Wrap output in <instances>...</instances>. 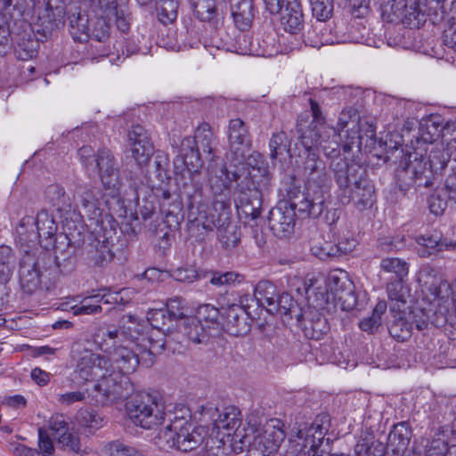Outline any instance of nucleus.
<instances>
[{
  "label": "nucleus",
  "mask_w": 456,
  "mask_h": 456,
  "mask_svg": "<svg viewBox=\"0 0 456 456\" xmlns=\"http://www.w3.org/2000/svg\"><path fill=\"white\" fill-rule=\"evenodd\" d=\"M209 189L213 198L212 207L207 204L201 187H197L193 193L187 191L189 198L188 221L189 230L197 231V237L204 240L205 236L217 231V239L226 250L236 248L241 239L240 227L232 223L230 189L233 182L240 176L236 172H230L224 167H210Z\"/></svg>",
  "instance_id": "nucleus-1"
},
{
  "label": "nucleus",
  "mask_w": 456,
  "mask_h": 456,
  "mask_svg": "<svg viewBox=\"0 0 456 456\" xmlns=\"http://www.w3.org/2000/svg\"><path fill=\"white\" fill-rule=\"evenodd\" d=\"M303 174L305 176V191L290 196L289 203L269 212V227L278 238H287L294 232L296 210L305 216L317 218L331 197L332 181L322 159L309 154L303 162Z\"/></svg>",
  "instance_id": "nucleus-2"
},
{
  "label": "nucleus",
  "mask_w": 456,
  "mask_h": 456,
  "mask_svg": "<svg viewBox=\"0 0 456 456\" xmlns=\"http://www.w3.org/2000/svg\"><path fill=\"white\" fill-rule=\"evenodd\" d=\"M102 338L98 341L100 333L96 335L95 340L102 351L109 357L112 370H117L128 376L134 372L142 361L146 366L149 363V345L144 339V333L138 320L128 314L124 315L118 328L108 327L102 332Z\"/></svg>",
  "instance_id": "nucleus-3"
},
{
  "label": "nucleus",
  "mask_w": 456,
  "mask_h": 456,
  "mask_svg": "<svg viewBox=\"0 0 456 456\" xmlns=\"http://www.w3.org/2000/svg\"><path fill=\"white\" fill-rule=\"evenodd\" d=\"M70 355L76 362V371L84 380L97 379L95 389L108 401L126 398L134 391V386L124 373L112 370L107 356L93 353L80 343H74Z\"/></svg>",
  "instance_id": "nucleus-4"
},
{
  "label": "nucleus",
  "mask_w": 456,
  "mask_h": 456,
  "mask_svg": "<svg viewBox=\"0 0 456 456\" xmlns=\"http://www.w3.org/2000/svg\"><path fill=\"white\" fill-rule=\"evenodd\" d=\"M419 281L437 302L439 316L434 321L436 327L452 322L456 316V281L448 283L436 268L425 265L419 271Z\"/></svg>",
  "instance_id": "nucleus-5"
},
{
  "label": "nucleus",
  "mask_w": 456,
  "mask_h": 456,
  "mask_svg": "<svg viewBox=\"0 0 456 456\" xmlns=\"http://www.w3.org/2000/svg\"><path fill=\"white\" fill-rule=\"evenodd\" d=\"M286 436L284 423L279 419H271L262 427L254 417L248 418L247 442L239 446L242 452L248 449L250 456H271L280 448Z\"/></svg>",
  "instance_id": "nucleus-6"
},
{
  "label": "nucleus",
  "mask_w": 456,
  "mask_h": 456,
  "mask_svg": "<svg viewBox=\"0 0 456 456\" xmlns=\"http://www.w3.org/2000/svg\"><path fill=\"white\" fill-rule=\"evenodd\" d=\"M200 414L202 421H211L215 429L224 431V436L231 437L235 450H239L243 443H248V419L245 423L242 422L241 411L238 407L228 405L220 409L208 403L201 406Z\"/></svg>",
  "instance_id": "nucleus-7"
},
{
  "label": "nucleus",
  "mask_w": 456,
  "mask_h": 456,
  "mask_svg": "<svg viewBox=\"0 0 456 456\" xmlns=\"http://www.w3.org/2000/svg\"><path fill=\"white\" fill-rule=\"evenodd\" d=\"M311 109L314 116V119L311 122L305 130L298 129L300 132L299 139L302 145L305 149V160L309 154L319 157L315 152L311 151L314 148L320 149L328 158H334L339 155L338 138L339 134L333 126H330L324 122L318 119L320 111L317 102H310Z\"/></svg>",
  "instance_id": "nucleus-8"
},
{
  "label": "nucleus",
  "mask_w": 456,
  "mask_h": 456,
  "mask_svg": "<svg viewBox=\"0 0 456 456\" xmlns=\"http://www.w3.org/2000/svg\"><path fill=\"white\" fill-rule=\"evenodd\" d=\"M330 427L329 415H318L311 424L300 427L290 441L293 456H322L319 448Z\"/></svg>",
  "instance_id": "nucleus-9"
},
{
  "label": "nucleus",
  "mask_w": 456,
  "mask_h": 456,
  "mask_svg": "<svg viewBox=\"0 0 456 456\" xmlns=\"http://www.w3.org/2000/svg\"><path fill=\"white\" fill-rule=\"evenodd\" d=\"M126 411L136 426L151 429L161 424L165 419L164 407L157 395L141 392L134 395L126 403Z\"/></svg>",
  "instance_id": "nucleus-10"
},
{
  "label": "nucleus",
  "mask_w": 456,
  "mask_h": 456,
  "mask_svg": "<svg viewBox=\"0 0 456 456\" xmlns=\"http://www.w3.org/2000/svg\"><path fill=\"white\" fill-rule=\"evenodd\" d=\"M147 322L151 325L146 332L144 331V325L139 324L142 328L144 333V339L149 345V363L152 364L154 356L160 354L166 345V337L170 334L175 328V322L168 314V312L164 308L151 309L147 313Z\"/></svg>",
  "instance_id": "nucleus-11"
},
{
  "label": "nucleus",
  "mask_w": 456,
  "mask_h": 456,
  "mask_svg": "<svg viewBox=\"0 0 456 456\" xmlns=\"http://www.w3.org/2000/svg\"><path fill=\"white\" fill-rule=\"evenodd\" d=\"M325 303L333 304L343 311H351L357 305L354 284L342 269L331 270L326 278Z\"/></svg>",
  "instance_id": "nucleus-12"
},
{
  "label": "nucleus",
  "mask_w": 456,
  "mask_h": 456,
  "mask_svg": "<svg viewBox=\"0 0 456 456\" xmlns=\"http://www.w3.org/2000/svg\"><path fill=\"white\" fill-rule=\"evenodd\" d=\"M175 412L174 430L176 433L177 450L189 452L197 448L207 435L204 427H195L191 421V415L186 410Z\"/></svg>",
  "instance_id": "nucleus-13"
},
{
  "label": "nucleus",
  "mask_w": 456,
  "mask_h": 456,
  "mask_svg": "<svg viewBox=\"0 0 456 456\" xmlns=\"http://www.w3.org/2000/svg\"><path fill=\"white\" fill-rule=\"evenodd\" d=\"M239 196L235 201V206L239 215L241 217H250L255 220L261 214L262 193L256 187L255 182L245 176L237 184Z\"/></svg>",
  "instance_id": "nucleus-14"
},
{
  "label": "nucleus",
  "mask_w": 456,
  "mask_h": 456,
  "mask_svg": "<svg viewBox=\"0 0 456 456\" xmlns=\"http://www.w3.org/2000/svg\"><path fill=\"white\" fill-rule=\"evenodd\" d=\"M427 4L428 0H387L385 9H389L403 24L418 28L425 20Z\"/></svg>",
  "instance_id": "nucleus-15"
},
{
  "label": "nucleus",
  "mask_w": 456,
  "mask_h": 456,
  "mask_svg": "<svg viewBox=\"0 0 456 456\" xmlns=\"http://www.w3.org/2000/svg\"><path fill=\"white\" fill-rule=\"evenodd\" d=\"M73 199L75 206H72V212H77L81 217L86 216L94 220L102 216L100 191L97 188L78 184L75 188Z\"/></svg>",
  "instance_id": "nucleus-16"
},
{
  "label": "nucleus",
  "mask_w": 456,
  "mask_h": 456,
  "mask_svg": "<svg viewBox=\"0 0 456 456\" xmlns=\"http://www.w3.org/2000/svg\"><path fill=\"white\" fill-rule=\"evenodd\" d=\"M94 170L98 171L104 189L110 191L111 196L117 195L121 188L122 180L116 159L110 151L103 149L97 153Z\"/></svg>",
  "instance_id": "nucleus-17"
},
{
  "label": "nucleus",
  "mask_w": 456,
  "mask_h": 456,
  "mask_svg": "<svg viewBox=\"0 0 456 456\" xmlns=\"http://www.w3.org/2000/svg\"><path fill=\"white\" fill-rule=\"evenodd\" d=\"M335 180L338 188L342 191L341 195H347L354 187L362 183L365 178V172L356 163H348L346 159L339 158L331 163Z\"/></svg>",
  "instance_id": "nucleus-18"
},
{
  "label": "nucleus",
  "mask_w": 456,
  "mask_h": 456,
  "mask_svg": "<svg viewBox=\"0 0 456 456\" xmlns=\"http://www.w3.org/2000/svg\"><path fill=\"white\" fill-rule=\"evenodd\" d=\"M113 242L105 232L96 233L85 248L86 260L89 265L102 267L114 257Z\"/></svg>",
  "instance_id": "nucleus-19"
},
{
  "label": "nucleus",
  "mask_w": 456,
  "mask_h": 456,
  "mask_svg": "<svg viewBox=\"0 0 456 456\" xmlns=\"http://www.w3.org/2000/svg\"><path fill=\"white\" fill-rule=\"evenodd\" d=\"M131 157L138 166H144L153 155V145L146 130L139 125L133 126L127 134Z\"/></svg>",
  "instance_id": "nucleus-20"
},
{
  "label": "nucleus",
  "mask_w": 456,
  "mask_h": 456,
  "mask_svg": "<svg viewBox=\"0 0 456 456\" xmlns=\"http://www.w3.org/2000/svg\"><path fill=\"white\" fill-rule=\"evenodd\" d=\"M34 228L38 232L41 247L47 250L54 248L57 224L53 216L45 210H41L34 217Z\"/></svg>",
  "instance_id": "nucleus-21"
},
{
  "label": "nucleus",
  "mask_w": 456,
  "mask_h": 456,
  "mask_svg": "<svg viewBox=\"0 0 456 456\" xmlns=\"http://www.w3.org/2000/svg\"><path fill=\"white\" fill-rule=\"evenodd\" d=\"M194 142L197 146L195 151H199V152L202 151L210 156L208 159L210 163L208 167V179L210 178V167L220 168L221 167H224L227 169L226 166L222 162H218V159L213 155L215 136L208 124L205 123L198 126L194 135Z\"/></svg>",
  "instance_id": "nucleus-22"
},
{
  "label": "nucleus",
  "mask_w": 456,
  "mask_h": 456,
  "mask_svg": "<svg viewBox=\"0 0 456 456\" xmlns=\"http://www.w3.org/2000/svg\"><path fill=\"white\" fill-rule=\"evenodd\" d=\"M224 323L226 331L235 337L247 334L249 330L248 314L240 305H232L224 312Z\"/></svg>",
  "instance_id": "nucleus-23"
},
{
  "label": "nucleus",
  "mask_w": 456,
  "mask_h": 456,
  "mask_svg": "<svg viewBox=\"0 0 456 456\" xmlns=\"http://www.w3.org/2000/svg\"><path fill=\"white\" fill-rule=\"evenodd\" d=\"M34 217L26 216L21 218L16 228L17 244L27 254V256L30 250L37 248L38 245L41 246V240L39 239L38 232H37L34 228Z\"/></svg>",
  "instance_id": "nucleus-24"
},
{
  "label": "nucleus",
  "mask_w": 456,
  "mask_h": 456,
  "mask_svg": "<svg viewBox=\"0 0 456 456\" xmlns=\"http://www.w3.org/2000/svg\"><path fill=\"white\" fill-rule=\"evenodd\" d=\"M228 140L231 151L237 158H244L245 149L249 145L248 132L240 118L232 119L228 126Z\"/></svg>",
  "instance_id": "nucleus-25"
},
{
  "label": "nucleus",
  "mask_w": 456,
  "mask_h": 456,
  "mask_svg": "<svg viewBox=\"0 0 456 456\" xmlns=\"http://www.w3.org/2000/svg\"><path fill=\"white\" fill-rule=\"evenodd\" d=\"M304 14L297 0H287L281 10V25L286 32L297 34L304 28Z\"/></svg>",
  "instance_id": "nucleus-26"
},
{
  "label": "nucleus",
  "mask_w": 456,
  "mask_h": 456,
  "mask_svg": "<svg viewBox=\"0 0 456 456\" xmlns=\"http://www.w3.org/2000/svg\"><path fill=\"white\" fill-rule=\"evenodd\" d=\"M20 283L27 293H33L40 286V272L29 255L21 259L19 270Z\"/></svg>",
  "instance_id": "nucleus-27"
},
{
  "label": "nucleus",
  "mask_w": 456,
  "mask_h": 456,
  "mask_svg": "<svg viewBox=\"0 0 456 456\" xmlns=\"http://www.w3.org/2000/svg\"><path fill=\"white\" fill-rule=\"evenodd\" d=\"M180 332L193 345H207L210 338V327L194 317L183 320Z\"/></svg>",
  "instance_id": "nucleus-28"
},
{
  "label": "nucleus",
  "mask_w": 456,
  "mask_h": 456,
  "mask_svg": "<svg viewBox=\"0 0 456 456\" xmlns=\"http://www.w3.org/2000/svg\"><path fill=\"white\" fill-rule=\"evenodd\" d=\"M339 200L344 205L354 200L356 208L361 210L369 208L374 202V188L370 183L364 178L362 183L354 187L347 195H340Z\"/></svg>",
  "instance_id": "nucleus-29"
},
{
  "label": "nucleus",
  "mask_w": 456,
  "mask_h": 456,
  "mask_svg": "<svg viewBox=\"0 0 456 456\" xmlns=\"http://www.w3.org/2000/svg\"><path fill=\"white\" fill-rule=\"evenodd\" d=\"M393 319L389 322L388 330L390 335L399 341H404L411 337L413 324L409 320L408 313L402 309H396L390 305Z\"/></svg>",
  "instance_id": "nucleus-30"
},
{
  "label": "nucleus",
  "mask_w": 456,
  "mask_h": 456,
  "mask_svg": "<svg viewBox=\"0 0 456 456\" xmlns=\"http://www.w3.org/2000/svg\"><path fill=\"white\" fill-rule=\"evenodd\" d=\"M356 240L353 237L339 238L336 245L325 242L322 246H314L312 250L320 259L346 255L355 248Z\"/></svg>",
  "instance_id": "nucleus-31"
},
{
  "label": "nucleus",
  "mask_w": 456,
  "mask_h": 456,
  "mask_svg": "<svg viewBox=\"0 0 456 456\" xmlns=\"http://www.w3.org/2000/svg\"><path fill=\"white\" fill-rule=\"evenodd\" d=\"M278 295L275 285L269 281H260L254 289V297L258 305L272 314H275L278 309L275 305Z\"/></svg>",
  "instance_id": "nucleus-32"
},
{
  "label": "nucleus",
  "mask_w": 456,
  "mask_h": 456,
  "mask_svg": "<svg viewBox=\"0 0 456 456\" xmlns=\"http://www.w3.org/2000/svg\"><path fill=\"white\" fill-rule=\"evenodd\" d=\"M45 199L55 209L62 214H69L72 212V204L66 192L59 184H50L45 191Z\"/></svg>",
  "instance_id": "nucleus-33"
},
{
  "label": "nucleus",
  "mask_w": 456,
  "mask_h": 456,
  "mask_svg": "<svg viewBox=\"0 0 456 456\" xmlns=\"http://www.w3.org/2000/svg\"><path fill=\"white\" fill-rule=\"evenodd\" d=\"M232 14L235 25L240 30L248 29L253 20V3L251 0H238L232 5Z\"/></svg>",
  "instance_id": "nucleus-34"
},
{
  "label": "nucleus",
  "mask_w": 456,
  "mask_h": 456,
  "mask_svg": "<svg viewBox=\"0 0 456 456\" xmlns=\"http://www.w3.org/2000/svg\"><path fill=\"white\" fill-rule=\"evenodd\" d=\"M192 6L196 17L203 22L214 23L220 15L218 0H193Z\"/></svg>",
  "instance_id": "nucleus-35"
},
{
  "label": "nucleus",
  "mask_w": 456,
  "mask_h": 456,
  "mask_svg": "<svg viewBox=\"0 0 456 456\" xmlns=\"http://www.w3.org/2000/svg\"><path fill=\"white\" fill-rule=\"evenodd\" d=\"M77 421L88 433L94 434L107 423L104 416L91 409H81L77 413Z\"/></svg>",
  "instance_id": "nucleus-36"
},
{
  "label": "nucleus",
  "mask_w": 456,
  "mask_h": 456,
  "mask_svg": "<svg viewBox=\"0 0 456 456\" xmlns=\"http://www.w3.org/2000/svg\"><path fill=\"white\" fill-rule=\"evenodd\" d=\"M275 305H277L278 308L275 314L289 316L290 318L295 317L297 322H301V317H304V314L298 307L297 301L287 292L278 295Z\"/></svg>",
  "instance_id": "nucleus-37"
},
{
  "label": "nucleus",
  "mask_w": 456,
  "mask_h": 456,
  "mask_svg": "<svg viewBox=\"0 0 456 456\" xmlns=\"http://www.w3.org/2000/svg\"><path fill=\"white\" fill-rule=\"evenodd\" d=\"M100 456H143V453L133 446L114 440L102 444Z\"/></svg>",
  "instance_id": "nucleus-38"
},
{
  "label": "nucleus",
  "mask_w": 456,
  "mask_h": 456,
  "mask_svg": "<svg viewBox=\"0 0 456 456\" xmlns=\"http://www.w3.org/2000/svg\"><path fill=\"white\" fill-rule=\"evenodd\" d=\"M169 423L164 428L159 429L156 436L154 437L155 444L163 451L169 449H177L176 436L174 430L175 426V413L173 417L169 416Z\"/></svg>",
  "instance_id": "nucleus-39"
},
{
  "label": "nucleus",
  "mask_w": 456,
  "mask_h": 456,
  "mask_svg": "<svg viewBox=\"0 0 456 456\" xmlns=\"http://www.w3.org/2000/svg\"><path fill=\"white\" fill-rule=\"evenodd\" d=\"M387 292L392 302L391 305H395L396 309L404 306L410 296V289L403 284V280H395L389 282L387 286Z\"/></svg>",
  "instance_id": "nucleus-40"
},
{
  "label": "nucleus",
  "mask_w": 456,
  "mask_h": 456,
  "mask_svg": "<svg viewBox=\"0 0 456 456\" xmlns=\"http://www.w3.org/2000/svg\"><path fill=\"white\" fill-rule=\"evenodd\" d=\"M416 242L419 246L418 254L422 257L429 256L434 250L440 251L448 245L441 241L440 237L435 235H419L416 238Z\"/></svg>",
  "instance_id": "nucleus-41"
},
{
  "label": "nucleus",
  "mask_w": 456,
  "mask_h": 456,
  "mask_svg": "<svg viewBox=\"0 0 456 456\" xmlns=\"http://www.w3.org/2000/svg\"><path fill=\"white\" fill-rule=\"evenodd\" d=\"M380 269L386 273L394 274L395 280H403L409 273L407 262L397 257L383 258L380 262Z\"/></svg>",
  "instance_id": "nucleus-42"
},
{
  "label": "nucleus",
  "mask_w": 456,
  "mask_h": 456,
  "mask_svg": "<svg viewBox=\"0 0 456 456\" xmlns=\"http://www.w3.org/2000/svg\"><path fill=\"white\" fill-rule=\"evenodd\" d=\"M157 14L161 23L167 25L177 18L178 0H155Z\"/></svg>",
  "instance_id": "nucleus-43"
},
{
  "label": "nucleus",
  "mask_w": 456,
  "mask_h": 456,
  "mask_svg": "<svg viewBox=\"0 0 456 456\" xmlns=\"http://www.w3.org/2000/svg\"><path fill=\"white\" fill-rule=\"evenodd\" d=\"M299 322L303 325L306 336L312 339H319L328 330L327 322L320 314H317L315 319L311 320L304 314Z\"/></svg>",
  "instance_id": "nucleus-44"
},
{
  "label": "nucleus",
  "mask_w": 456,
  "mask_h": 456,
  "mask_svg": "<svg viewBox=\"0 0 456 456\" xmlns=\"http://www.w3.org/2000/svg\"><path fill=\"white\" fill-rule=\"evenodd\" d=\"M387 303L382 300L377 303L374 307L372 314L370 316L363 318L360 323L359 327L362 330L373 333L376 331L379 327L381 325V317L387 310Z\"/></svg>",
  "instance_id": "nucleus-45"
},
{
  "label": "nucleus",
  "mask_w": 456,
  "mask_h": 456,
  "mask_svg": "<svg viewBox=\"0 0 456 456\" xmlns=\"http://www.w3.org/2000/svg\"><path fill=\"white\" fill-rule=\"evenodd\" d=\"M355 126L356 123L354 120H352L351 110L343 111L338 118V129L335 128L337 130V134H339L338 141L341 138L340 133H346L344 136H346L349 140L347 144L354 143V140L360 138L358 131H354Z\"/></svg>",
  "instance_id": "nucleus-46"
},
{
  "label": "nucleus",
  "mask_w": 456,
  "mask_h": 456,
  "mask_svg": "<svg viewBox=\"0 0 456 456\" xmlns=\"http://www.w3.org/2000/svg\"><path fill=\"white\" fill-rule=\"evenodd\" d=\"M431 311L432 310L426 311L422 308L416 307L408 313L409 320L418 330L428 328L429 323L436 326L434 321L439 316L438 305H436V310L433 314L434 318L430 316Z\"/></svg>",
  "instance_id": "nucleus-47"
},
{
  "label": "nucleus",
  "mask_w": 456,
  "mask_h": 456,
  "mask_svg": "<svg viewBox=\"0 0 456 456\" xmlns=\"http://www.w3.org/2000/svg\"><path fill=\"white\" fill-rule=\"evenodd\" d=\"M172 277L180 282L192 283L195 281L208 278V272H199L192 265H187L173 270Z\"/></svg>",
  "instance_id": "nucleus-48"
},
{
  "label": "nucleus",
  "mask_w": 456,
  "mask_h": 456,
  "mask_svg": "<svg viewBox=\"0 0 456 456\" xmlns=\"http://www.w3.org/2000/svg\"><path fill=\"white\" fill-rule=\"evenodd\" d=\"M70 33L74 40L78 42L86 41L89 37V27L87 19L80 14L72 15L69 18Z\"/></svg>",
  "instance_id": "nucleus-49"
},
{
  "label": "nucleus",
  "mask_w": 456,
  "mask_h": 456,
  "mask_svg": "<svg viewBox=\"0 0 456 456\" xmlns=\"http://www.w3.org/2000/svg\"><path fill=\"white\" fill-rule=\"evenodd\" d=\"M209 282L216 287L231 286L240 284L244 281V276L236 272H225V273H208Z\"/></svg>",
  "instance_id": "nucleus-50"
},
{
  "label": "nucleus",
  "mask_w": 456,
  "mask_h": 456,
  "mask_svg": "<svg viewBox=\"0 0 456 456\" xmlns=\"http://www.w3.org/2000/svg\"><path fill=\"white\" fill-rule=\"evenodd\" d=\"M269 147L271 151V158L273 159L284 153H289L290 142L286 133L280 132L273 134L269 142Z\"/></svg>",
  "instance_id": "nucleus-51"
},
{
  "label": "nucleus",
  "mask_w": 456,
  "mask_h": 456,
  "mask_svg": "<svg viewBox=\"0 0 456 456\" xmlns=\"http://www.w3.org/2000/svg\"><path fill=\"white\" fill-rule=\"evenodd\" d=\"M186 142L190 150L189 152L183 154V164L191 175H198L202 167L200 152L199 151H195L193 147L190 146L191 142L190 139H187Z\"/></svg>",
  "instance_id": "nucleus-52"
},
{
  "label": "nucleus",
  "mask_w": 456,
  "mask_h": 456,
  "mask_svg": "<svg viewBox=\"0 0 456 456\" xmlns=\"http://www.w3.org/2000/svg\"><path fill=\"white\" fill-rule=\"evenodd\" d=\"M440 136V129L438 124L432 120H425L419 124V136L424 143H432Z\"/></svg>",
  "instance_id": "nucleus-53"
},
{
  "label": "nucleus",
  "mask_w": 456,
  "mask_h": 456,
  "mask_svg": "<svg viewBox=\"0 0 456 456\" xmlns=\"http://www.w3.org/2000/svg\"><path fill=\"white\" fill-rule=\"evenodd\" d=\"M312 12L320 21H325L333 14V0H310Z\"/></svg>",
  "instance_id": "nucleus-54"
},
{
  "label": "nucleus",
  "mask_w": 456,
  "mask_h": 456,
  "mask_svg": "<svg viewBox=\"0 0 456 456\" xmlns=\"http://www.w3.org/2000/svg\"><path fill=\"white\" fill-rule=\"evenodd\" d=\"M355 456H381V450L374 446L373 437L365 436L361 437L354 446Z\"/></svg>",
  "instance_id": "nucleus-55"
},
{
  "label": "nucleus",
  "mask_w": 456,
  "mask_h": 456,
  "mask_svg": "<svg viewBox=\"0 0 456 456\" xmlns=\"http://www.w3.org/2000/svg\"><path fill=\"white\" fill-rule=\"evenodd\" d=\"M168 312V314L174 322L176 323L177 321L186 319V307L183 300L180 297L169 298L164 308Z\"/></svg>",
  "instance_id": "nucleus-56"
},
{
  "label": "nucleus",
  "mask_w": 456,
  "mask_h": 456,
  "mask_svg": "<svg viewBox=\"0 0 456 456\" xmlns=\"http://www.w3.org/2000/svg\"><path fill=\"white\" fill-rule=\"evenodd\" d=\"M200 322L206 326L217 324L219 319V310L212 305H200L197 312V317H195Z\"/></svg>",
  "instance_id": "nucleus-57"
},
{
  "label": "nucleus",
  "mask_w": 456,
  "mask_h": 456,
  "mask_svg": "<svg viewBox=\"0 0 456 456\" xmlns=\"http://www.w3.org/2000/svg\"><path fill=\"white\" fill-rule=\"evenodd\" d=\"M57 442L66 450L77 454L83 453V451L81 450L80 438L77 435L69 432L61 434L57 438Z\"/></svg>",
  "instance_id": "nucleus-58"
},
{
  "label": "nucleus",
  "mask_w": 456,
  "mask_h": 456,
  "mask_svg": "<svg viewBox=\"0 0 456 456\" xmlns=\"http://www.w3.org/2000/svg\"><path fill=\"white\" fill-rule=\"evenodd\" d=\"M38 447L44 456H52L54 452L53 440L44 428H38Z\"/></svg>",
  "instance_id": "nucleus-59"
},
{
  "label": "nucleus",
  "mask_w": 456,
  "mask_h": 456,
  "mask_svg": "<svg viewBox=\"0 0 456 456\" xmlns=\"http://www.w3.org/2000/svg\"><path fill=\"white\" fill-rule=\"evenodd\" d=\"M48 428L52 430L53 436H55L56 439L61 434H65L68 432V422L66 419L61 414L53 415L48 421Z\"/></svg>",
  "instance_id": "nucleus-60"
},
{
  "label": "nucleus",
  "mask_w": 456,
  "mask_h": 456,
  "mask_svg": "<svg viewBox=\"0 0 456 456\" xmlns=\"http://www.w3.org/2000/svg\"><path fill=\"white\" fill-rule=\"evenodd\" d=\"M78 156L85 167L89 170H94V162L97 159V154L89 145H85L78 150Z\"/></svg>",
  "instance_id": "nucleus-61"
},
{
  "label": "nucleus",
  "mask_w": 456,
  "mask_h": 456,
  "mask_svg": "<svg viewBox=\"0 0 456 456\" xmlns=\"http://www.w3.org/2000/svg\"><path fill=\"white\" fill-rule=\"evenodd\" d=\"M447 207V200L440 193L435 192L428 198V208L431 213L440 216Z\"/></svg>",
  "instance_id": "nucleus-62"
},
{
  "label": "nucleus",
  "mask_w": 456,
  "mask_h": 456,
  "mask_svg": "<svg viewBox=\"0 0 456 456\" xmlns=\"http://www.w3.org/2000/svg\"><path fill=\"white\" fill-rule=\"evenodd\" d=\"M447 444L440 437L434 438L428 445L426 456H445Z\"/></svg>",
  "instance_id": "nucleus-63"
},
{
  "label": "nucleus",
  "mask_w": 456,
  "mask_h": 456,
  "mask_svg": "<svg viewBox=\"0 0 456 456\" xmlns=\"http://www.w3.org/2000/svg\"><path fill=\"white\" fill-rule=\"evenodd\" d=\"M8 451L13 456H41L37 450L17 442L10 443L8 445Z\"/></svg>",
  "instance_id": "nucleus-64"
}]
</instances>
